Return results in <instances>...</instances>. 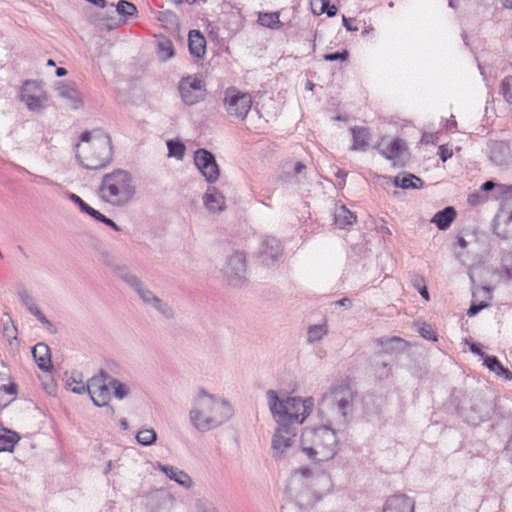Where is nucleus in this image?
<instances>
[{
  "label": "nucleus",
  "mask_w": 512,
  "mask_h": 512,
  "mask_svg": "<svg viewBox=\"0 0 512 512\" xmlns=\"http://www.w3.org/2000/svg\"><path fill=\"white\" fill-rule=\"evenodd\" d=\"M351 132L353 136L352 149L355 151H366L371 141L369 129L365 127H353L351 128Z\"/></svg>",
  "instance_id": "aec40b11"
},
{
  "label": "nucleus",
  "mask_w": 512,
  "mask_h": 512,
  "mask_svg": "<svg viewBox=\"0 0 512 512\" xmlns=\"http://www.w3.org/2000/svg\"><path fill=\"white\" fill-rule=\"evenodd\" d=\"M194 166L208 183H215L220 176V169L214 155L206 149L194 151Z\"/></svg>",
  "instance_id": "9d476101"
},
{
  "label": "nucleus",
  "mask_w": 512,
  "mask_h": 512,
  "mask_svg": "<svg viewBox=\"0 0 512 512\" xmlns=\"http://www.w3.org/2000/svg\"><path fill=\"white\" fill-rule=\"evenodd\" d=\"M109 386L111 389H113L114 396L119 400L124 399L130 393V390L127 385H125L124 383L120 382L115 378H111L110 376Z\"/></svg>",
  "instance_id": "4c0bfd02"
},
{
  "label": "nucleus",
  "mask_w": 512,
  "mask_h": 512,
  "mask_svg": "<svg viewBox=\"0 0 512 512\" xmlns=\"http://www.w3.org/2000/svg\"><path fill=\"white\" fill-rule=\"evenodd\" d=\"M204 205L210 212H220L224 209L225 199L215 187H209L203 197Z\"/></svg>",
  "instance_id": "6ab92c4d"
},
{
  "label": "nucleus",
  "mask_w": 512,
  "mask_h": 512,
  "mask_svg": "<svg viewBox=\"0 0 512 512\" xmlns=\"http://www.w3.org/2000/svg\"><path fill=\"white\" fill-rule=\"evenodd\" d=\"M137 442L142 446H150L157 440V434L154 429H142L136 435Z\"/></svg>",
  "instance_id": "e433bc0d"
},
{
  "label": "nucleus",
  "mask_w": 512,
  "mask_h": 512,
  "mask_svg": "<svg viewBox=\"0 0 512 512\" xmlns=\"http://www.w3.org/2000/svg\"><path fill=\"white\" fill-rule=\"evenodd\" d=\"M489 159L499 167H508L512 163V151L507 142L490 141L488 143Z\"/></svg>",
  "instance_id": "f8f14e48"
},
{
  "label": "nucleus",
  "mask_w": 512,
  "mask_h": 512,
  "mask_svg": "<svg viewBox=\"0 0 512 512\" xmlns=\"http://www.w3.org/2000/svg\"><path fill=\"white\" fill-rule=\"evenodd\" d=\"M4 394H9V395L15 396L17 394L16 385L12 383L10 385H1L0 386V408H5L11 401L8 399H3Z\"/></svg>",
  "instance_id": "49530a36"
},
{
  "label": "nucleus",
  "mask_w": 512,
  "mask_h": 512,
  "mask_svg": "<svg viewBox=\"0 0 512 512\" xmlns=\"http://www.w3.org/2000/svg\"><path fill=\"white\" fill-rule=\"evenodd\" d=\"M283 248L281 242L272 236H266L261 242L260 257L262 262L269 266L276 262L282 255Z\"/></svg>",
  "instance_id": "ddd939ff"
},
{
  "label": "nucleus",
  "mask_w": 512,
  "mask_h": 512,
  "mask_svg": "<svg viewBox=\"0 0 512 512\" xmlns=\"http://www.w3.org/2000/svg\"><path fill=\"white\" fill-rule=\"evenodd\" d=\"M374 366L379 379H385L389 376L391 368L386 361L376 360Z\"/></svg>",
  "instance_id": "de8ad7c7"
},
{
  "label": "nucleus",
  "mask_w": 512,
  "mask_h": 512,
  "mask_svg": "<svg viewBox=\"0 0 512 512\" xmlns=\"http://www.w3.org/2000/svg\"><path fill=\"white\" fill-rule=\"evenodd\" d=\"M301 451L314 462L332 460L338 452V439L335 431L326 425L307 427L300 437Z\"/></svg>",
  "instance_id": "f03ea898"
},
{
  "label": "nucleus",
  "mask_w": 512,
  "mask_h": 512,
  "mask_svg": "<svg viewBox=\"0 0 512 512\" xmlns=\"http://www.w3.org/2000/svg\"><path fill=\"white\" fill-rule=\"evenodd\" d=\"M18 297L21 303L34 315L36 311L40 310L35 299L30 295L27 289L22 288L18 291Z\"/></svg>",
  "instance_id": "c9c22d12"
},
{
  "label": "nucleus",
  "mask_w": 512,
  "mask_h": 512,
  "mask_svg": "<svg viewBox=\"0 0 512 512\" xmlns=\"http://www.w3.org/2000/svg\"><path fill=\"white\" fill-rule=\"evenodd\" d=\"M29 83L26 84V87L21 92V99L26 103L30 110L36 111L39 110L43 106V102L46 100L42 91H36L35 93H31L29 90Z\"/></svg>",
  "instance_id": "5701e85b"
},
{
  "label": "nucleus",
  "mask_w": 512,
  "mask_h": 512,
  "mask_svg": "<svg viewBox=\"0 0 512 512\" xmlns=\"http://www.w3.org/2000/svg\"><path fill=\"white\" fill-rule=\"evenodd\" d=\"M39 322H41L51 332L55 331L53 324L46 318L45 315L39 319Z\"/></svg>",
  "instance_id": "774afa93"
},
{
  "label": "nucleus",
  "mask_w": 512,
  "mask_h": 512,
  "mask_svg": "<svg viewBox=\"0 0 512 512\" xmlns=\"http://www.w3.org/2000/svg\"><path fill=\"white\" fill-rule=\"evenodd\" d=\"M296 433L287 425H279L272 439L274 457H283L295 443Z\"/></svg>",
  "instance_id": "9b49d317"
},
{
  "label": "nucleus",
  "mask_w": 512,
  "mask_h": 512,
  "mask_svg": "<svg viewBox=\"0 0 512 512\" xmlns=\"http://www.w3.org/2000/svg\"><path fill=\"white\" fill-rule=\"evenodd\" d=\"M318 472L319 471L315 472L308 467H300L292 474L291 484L292 485H306L309 487L311 482L314 481V478Z\"/></svg>",
  "instance_id": "a878e982"
},
{
  "label": "nucleus",
  "mask_w": 512,
  "mask_h": 512,
  "mask_svg": "<svg viewBox=\"0 0 512 512\" xmlns=\"http://www.w3.org/2000/svg\"><path fill=\"white\" fill-rule=\"evenodd\" d=\"M356 392L346 383L333 385L318 403L319 412L330 424L344 423L353 412Z\"/></svg>",
  "instance_id": "39448f33"
},
{
  "label": "nucleus",
  "mask_w": 512,
  "mask_h": 512,
  "mask_svg": "<svg viewBox=\"0 0 512 512\" xmlns=\"http://www.w3.org/2000/svg\"><path fill=\"white\" fill-rule=\"evenodd\" d=\"M456 217V210L452 206H448L437 212L431 222L434 223L439 230H446Z\"/></svg>",
  "instance_id": "4be33fe9"
},
{
  "label": "nucleus",
  "mask_w": 512,
  "mask_h": 512,
  "mask_svg": "<svg viewBox=\"0 0 512 512\" xmlns=\"http://www.w3.org/2000/svg\"><path fill=\"white\" fill-rule=\"evenodd\" d=\"M94 218L95 220L101 222L103 219H105V215L100 213L98 210L92 208L91 206H88V209L84 212Z\"/></svg>",
  "instance_id": "bf43d9fd"
},
{
  "label": "nucleus",
  "mask_w": 512,
  "mask_h": 512,
  "mask_svg": "<svg viewBox=\"0 0 512 512\" xmlns=\"http://www.w3.org/2000/svg\"><path fill=\"white\" fill-rule=\"evenodd\" d=\"M330 0H310V5L313 13L321 15L324 13Z\"/></svg>",
  "instance_id": "603ef678"
},
{
  "label": "nucleus",
  "mask_w": 512,
  "mask_h": 512,
  "mask_svg": "<svg viewBox=\"0 0 512 512\" xmlns=\"http://www.w3.org/2000/svg\"><path fill=\"white\" fill-rule=\"evenodd\" d=\"M328 334V325L324 321L320 324L310 325L307 329V342L313 344L321 341Z\"/></svg>",
  "instance_id": "7c9ffc66"
},
{
  "label": "nucleus",
  "mask_w": 512,
  "mask_h": 512,
  "mask_svg": "<svg viewBox=\"0 0 512 512\" xmlns=\"http://www.w3.org/2000/svg\"><path fill=\"white\" fill-rule=\"evenodd\" d=\"M234 409L224 398L202 387L194 392V428L206 432L215 429L232 418Z\"/></svg>",
  "instance_id": "f257e3e1"
},
{
  "label": "nucleus",
  "mask_w": 512,
  "mask_h": 512,
  "mask_svg": "<svg viewBox=\"0 0 512 512\" xmlns=\"http://www.w3.org/2000/svg\"><path fill=\"white\" fill-rule=\"evenodd\" d=\"M152 307L166 319H173L175 317L173 308L167 302L162 301L160 298H158Z\"/></svg>",
  "instance_id": "a18cd8bd"
},
{
  "label": "nucleus",
  "mask_w": 512,
  "mask_h": 512,
  "mask_svg": "<svg viewBox=\"0 0 512 512\" xmlns=\"http://www.w3.org/2000/svg\"><path fill=\"white\" fill-rule=\"evenodd\" d=\"M230 286L242 287L247 283V259L243 252L235 251L227 257L223 268Z\"/></svg>",
  "instance_id": "0eeeda50"
},
{
  "label": "nucleus",
  "mask_w": 512,
  "mask_h": 512,
  "mask_svg": "<svg viewBox=\"0 0 512 512\" xmlns=\"http://www.w3.org/2000/svg\"><path fill=\"white\" fill-rule=\"evenodd\" d=\"M68 197L73 203H75L79 207L81 212L84 213L86 209H88L89 205L86 202H84L78 195L74 193H69Z\"/></svg>",
  "instance_id": "6e6d98bb"
},
{
  "label": "nucleus",
  "mask_w": 512,
  "mask_h": 512,
  "mask_svg": "<svg viewBox=\"0 0 512 512\" xmlns=\"http://www.w3.org/2000/svg\"><path fill=\"white\" fill-rule=\"evenodd\" d=\"M224 104L230 116L244 120L252 107V98L248 93L228 88L225 91Z\"/></svg>",
  "instance_id": "6e6552de"
},
{
  "label": "nucleus",
  "mask_w": 512,
  "mask_h": 512,
  "mask_svg": "<svg viewBox=\"0 0 512 512\" xmlns=\"http://www.w3.org/2000/svg\"><path fill=\"white\" fill-rule=\"evenodd\" d=\"M101 222L104 223L105 225L111 227L115 231H120V227L113 220H111L110 218H107L106 216H105V219H103Z\"/></svg>",
  "instance_id": "69168bd1"
},
{
  "label": "nucleus",
  "mask_w": 512,
  "mask_h": 512,
  "mask_svg": "<svg viewBox=\"0 0 512 512\" xmlns=\"http://www.w3.org/2000/svg\"><path fill=\"white\" fill-rule=\"evenodd\" d=\"M499 274L507 281L512 280V254H507L503 257Z\"/></svg>",
  "instance_id": "c03bdc74"
},
{
  "label": "nucleus",
  "mask_w": 512,
  "mask_h": 512,
  "mask_svg": "<svg viewBox=\"0 0 512 512\" xmlns=\"http://www.w3.org/2000/svg\"><path fill=\"white\" fill-rule=\"evenodd\" d=\"M269 410L279 425L302 424L313 408L312 398L281 397L275 390L266 392Z\"/></svg>",
  "instance_id": "7ed1b4c3"
},
{
  "label": "nucleus",
  "mask_w": 512,
  "mask_h": 512,
  "mask_svg": "<svg viewBox=\"0 0 512 512\" xmlns=\"http://www.w3.org/2000/svg\"><path fill=\"white\" fill-rule=\"evenodd\" d=\"M376 148L388 160L400 159L406 151L405 142L398 138L393 140L382 138Z\"/></svg>",
  "instance_id": "4468645a"
},
{
  "label": "nucleus",
  "mask_w": 512,
  "mask_h": 512,
  "mask_svg": "<svg viewBox=\"0 0 512 512\" xmlns=\"http://www.w3.org/2000/svg\"><path fill=\"white\" fill-rule=\"evenodd\" d=\"M484 365L492 372H495L497 376H502L505 379H512V373L504 368L503 365L495 356L484 355Z\"/></svg>",
  "instance_id": "c756f323"
},
{
  "label": "nucleus",
  "mask_w": 512,
  "mask_h": 512,
  "mask_svg": "<svg viewBox=\"0 0 512 512\" xmlns=\"http://www.w3.org/2000/svg\"><path fill=\"white\" fill-rule=\"evenodd\" d=\"M80 139L86 143L84 157L77 154L79 163L86 169L98 170L105 167L112 160V146L110 137L102 130L85 131Z\"/></svg>",
  "instance_id": "423d86ee"
},
{
  "label": "nucleus",
  "mask_w": 512,
  "mask_h": 512,
  "mask_svg": "<svg viewBox=\"0 0 512 512\" xmlns=\"http://www.w3.org/2000/svg\"><path fill=\"white\" fill-rule=\"evenodd\" d=\"M158 52L160 55V58L164 61L170 59L174 55V49L173 45L170 40L168 39H160L158 41Z\"/></svg>",
  "instance_id": "ea45409f"
},
{
  "label": "nucleus",
  "mask_w": 512,
  "mask_h": 512,
  "mask_svg": "<svg viewBox=\"0 0 512 512\" xmlns=\"http://www.w3.org/2000/svg\"><path fill=\"white\" fill-rule=\"evenodd\" d=\"M439 157L443 162H445L447 159L452 157V150H450L446 146H440L439 147Z\"/></svg>",
  "instance_id": "052dcab7"
},
{
  "label": "nucleus",
  "mask_w": 512,
  "mask_h": 512,
  "mask_svg": "<svg viewBox=\"0 0 512 512\" xmlns=\"http://www.w3.org/2000/svg\"><path fill=\"white\" fill-rule=\"evenodd\" d=\"M421 335L426 338V339H430V340H436V337L434 335L433 332L430 331V328H426V327H423L421 328Z\"/></svg>",
  "instance_id": "0e129e2a"
},
{
  "label": "nucleus",
  "mask_w": 512,
  "mask_h": 512,
  "mask_svg": "<svg viewBox=\"0 0 512 512\" xmlns=\"http://www.w3.org/2000/svg\"><path fill=\"white\" fill-rule=\"evenodd\" d=\"M415 502L405 494L390 496L383 507V512H414Z\"/></svg>",
  "instance_id": "2eb2a0df"
},
{
  "label": "nucleus",
  "mask_w": 512,
  "mask_h": 512,
  "mask_svg": "<svg viewBox=\"0 0 512 512\" xmlns=\"http://www.w3.org/2000/svg\"><path fill=\"white\" fill-rule=\"evenodd\" d=\"M497 190L502 195L512 196V185L497 184Z\"/></svg>",
  "instance_id": "680f3d73"
},
{
  "label": "nucleus",
  "mask_w": 512,
  "mask_h": 512,
  "mask_svg": "<svg viewBox=\"0 0 512 512\" xmlns=\"http://www.w3.org/2000/svg\"><path fill=\"white\" fill-rule=\"evenodd\" d=\"M132 281L131 289H133V291L142 299L145 304L153 306L158 300V297L144 285L141 279L139 281Z\"/></svg>",
  "instance_id": "c85d7f7f"
},
{
  "label": "nucleus",
  "mask_w": 512,
  "mask_h": 512,
  "mask_svg": "<svg viewBox=\"0 0 512 512\" xmlns=\"http://www.w3.org/2000/svg\"><path fill=\"white\" fill-rule=\"evenodd\" d=\"M349 57V52L347 50H343L342 52H335L325 54L323 59L325 61H346Z\"/></svg>",
  "instance_id": "864d4df0"
},
{
  "label": "nucleus",
  "mask_w": 512,
  "mask_h": 512,
  "mask_svg": "<svg viewBox=\"0 0 512 512\" xmlns=\"http://www.w3.org/2000/svg\"><path fill=\"white\" fill-rule=\"evenodd\" d=\"M393 184L402 189H419L422 187L423 181L413 174L403 173L394 178Z\"/></svg>",
  "instance_id": "b1692460"
},
{
  "label": "nucleus",
  "mask_w": 512,
  "mask_h": 512,
  "mask_svg": "<svg viewBox=\"0 0 512 512\" xmlns=\"http://www.w3.org/2000/svg\"><path fill=\"white\" fill-rule=\"evenodd\" d=\"M486 306H487V304L484 302H481L480 304H472L467 311V315L469 317H473V316L477 315Z\"/></svg>",
  "instance_id": "13d9d810"
},
{
  "label": "nucleus",
  "mask_w": 512,
  "mask_h": 512,
  "mask_svg": "<svg viewBox=\"0 0 512 512\" xmlns=\"http://www.w3.org/2000/svg\"><path fill=\"white\" fill-rule=\"evenodd\" d=\"M58 94L67 99L73 109H78L82 106L83 101L81 99L79 91L71 84L60 83L57 87Z\"/></svg>",
  "instance_id": "412c9836"
},
{
  "label": "nucleus",
  "mask_w": 512,
  "mask_h": 512,
  "mask_svg": "<svg viewBox=\"0 0 512 512\" xmlns=\"http://www.w3.org/2000/svg\"><path fill=\"white\" fill-rule=\"evenodd\" d=\"M206 52V39L200 31L194 29V56L202 57Z\"/></svg>",
  "instance_id": "79ce46f5"
},
{
  "label": "nucleus",
  "mask_w": 512,
  "mask_h": 512,
  "mask_svg": "<svg viewBox=\"0 0 512 512\" xmlns=\"http://www.w3.org/2000/svg\"><path fill=\"white\" fill-rule=\"evenodd\" d=\"M501 92L505 100L512 103V76L506 77L501 84Z\"/></svg>",
  "instance_id": "09e8293b"
},
{
  "label": "nucleus",
  "mask_w": 512,
  "mask_h": 512,
  "mask_svg": "<svg viewBox=\"0 0 512 512\" xmlns=\"http://www.w3.org/2000/svg\"><path fill=\"white\" fill-rule=\"evenodd\" d=\"M168 148V157L175 158L176 160H183L185 156L186 147L179 141L170 139L166 142Z\"/></svg>",
  "instance_id": "473e14b6"
},
{
  "label": "nucleus",
  "mask_w": 512,
  "mask_h": 512,
  "mask_svg": "<svg viewBox=\"0 0 512 512\" xmlns=\"http://www.w3.org/2000/svg\"><path fill=\"white\" fill-rule=\"evenodd\" d=\"M485 200L484 196L481 194V191L471 193L468 196V203L472 206H476L481 204Z\"/></svg>",
  "instance_id": "4d7b16f0"
},
{
  "label": "nucleus",
  "mask_w": 512,
  "mask_h": 512,
  "mask_svg": "<svg viewBox=\"0 0 512 512\" xmlns=\"http://www.w3.org/2000/svg\"><path fill=\"white\" fill-rule=\"evenodd\" d=\"M109 374L101 371L99 376L91 378L87 382V392L89 393L93 403L98 407L106 406L110 399Z\"/></svg>",
  "instance_id": "1a4fd4ad"
},
{
  "label": "nucleus",
  "mask_w": 512,
  "mask_h": 512,
  "mask_svg": "<svg viewBox=\"0 0 512 512\" xmlns=\"http://www.w3.org/2000/svg\"><path fill=\"white\" fill-rule=\"evenodd\" d=\"M133 175L124 169H115L102 177L99 197L113 207H125L136 195Z\"/></svg>",
  "instance_id": "20e7f679"
},
{
  "label": "nucleus",
  "mask_w": 512,
  "mask_h": 512,
  "mask_svg": "<svg viewBox=\"0 0 512 512\" xmlns=\"http://www.w3.org/2000/svg\"><path fill=\"white\" fill-rule=\"evenodd\" d=\"M491 407L486 405L484 409H482L477 416H471L468 420L471 424L477 425L478 423L487 420L490 417Z\"/></svg>",
  "instance_id": "8fccbe9b"
},
{
  "label": "nucleus",
  "mask_w": 512,
  "mask_h": 512,
  "mask_svg": "<svg viewBox=\"0 0 512 512\" xmlns=\"http://www.w3.org/2000/svg\"><path fill=\"white\" fill-rule=\"evenodd\" d=\"M197 512H215L211 504L205 499H198L196 502Z\"/></svg>",
  "instance_id": "5fc2aeb1"
},
{
  "label": "nucleus",
  "mask_w": 512,
  "mask_h": 512,
  "mask_svg": "<svg viewBox=\"0 0 512 512\" xmlns=\"http://www.w3.org/2000/svg\"><path fill=\"white\" fill-rule=\"evenodd\" d=\"M494 232L501 238H512V209L503 208L497 214Z\"/></svg>",
  "instance_id": "dca6fc26"
},
{
  "label": "nucleus",
  "mask_w": 512,
  "mask_h": 512,
  "mask_svg": "<svg viewBox=\"0 0 512 512\" xmlns=\"http://www.w3.org/2000/svg\"><path fill=\"white\" fill-rule=\"evenodd\" d=\"M494 188H497V184H495L494 182L492 181H486L484 182L481 187H480V191L481 192H488V191H491L492 189Z\"/></svg>",
  "instance_id": "e2e57ef3"
},
{
  "label": "nucleus",
  "mask_w": 512,
  "mask_h": 512,
  "mask_svg": "<svg viewBox=\"0 0 512 512\" xmlns=\"http://www.w3.org/2000/svg\"><path fill=\"white\" fill-rule=\"evenodd\" d=\"M385 353L400 352L406 348V342L398 337L380 340Z\"/></svg>",
  "instance_id": "72a5a7b5"
},
{
  "label": "nucleus",
  "mask_w": 512,
  "mask_h": 512,
  "mask_svg": "<svg viewBox=\"0 0 512 512\" xmlns=\"http://www.w3.org/2000/svg\"><path fill=\"white\" fill-rule=\"evenodd\" d=\"M32 355L37 363L38 367L42 371H49L51 368V354H50V348L47 344L43 342L37 343L32 348Z\"/></svg>",
  "instance_id": "a211bd4d"
},
{
  "label": "nucleus",
  "mask_w": 512,
  "mask_h": 512,
  "mask_svg": "<svg viewBox=\"0 0 512 512\" xmlns=\"http://www.w3.org/2000/svg\"><path fill=\"white\" fill-rule=\"evenodd\" d=\"M118 277H120L127 285L132 288V280L139 281L140 278L133 274L126 266H116L114 269Z\"/></svg>",
  "instance_id": "37998d69"
},
{
  "label": "nucleus",
  "mask_w": 512,
  "mask_h": 512,
  "mask_svg": "<svg viewBox=\"0 0 512 512\" xmlns=\"http://www.w3.org/2000/svg\"><path fill=\"white\" fill-rule=\"evenodd\" d=\"M334 221L339 228H345L356 221V216L344 205L335 208Z\"/></svg>",
  "instance_id": "cd10ccee"
},
{
  "label": "nucleus",
  "mask_w": 512,
  "mask_h": 512,
  "mask_svg": "<svg viewBox=\"0 0 512 512\" xmlns=\"http://www.w3.org/2000/svg\"><path fill=\"white\" fill-rule=\"evenodd\" d=\"M67 385L70 390L77 394H84L87 391V384L85 385L82 381H77L72 378V381L68 380Z\"/></svg>",
  "instance_id": "3c124183"
},
{
  "label": "nucleus",
  "mask_w": 512,
  "mask_h": 512,
  "mask_svg": "<svg viewBox=\"0 0 512 512\" xmlns=\"http://www.w3.org/2000/svg\"><path fill=\"white\" fill-rule=\"evenodd\" d=\"M205 81L202 75L197 74L194 76V103L202 101L206 96Z\"/></svg>",
  "instance_id": "58836bf2"
},
{
  "label": "nucleus",
  "mask_w": 512,
  "mask_h": 512,
  "mask_svg": "<svg viewBox=\"0 0 512 512\" xmlns=\"http://www.w3.org/2000/svg\"><path fill=\"white\" fill-rule=\"evenodd\" d=\"M258 23L270 29H280L282 26L278 12H260L258 14Z\"/></svg>",
  "instance_id": "2f4dec72"
},
{
  "label": "nucleus",
  "mask_w": 512,
  "mask_h": 512,
  "mask_svg": "<svg viewBox=\"0 0 512 512\" xmlns=\"http://www.w3.org/2000/svg\"><path fill=\"white\" fill-rule=\"evenodd\" d=\"M20 440L19 435L11 430L0 427V452H11Z\"/></svg>",
  "instance_id": "393cba45"
},
{
  "label": "nucleus",
  "mask_w": 512,
  "mask_h": 512,
  "mask_svg": "<svg viewBox=\"0 0 512 512\" xmlns=\"http://www.w3.org/2000/svg\"><path fill=\"white\" fill-rule=\"evenodd\" d=\"M116 11L121 16L132 17L137 13V8L129 1L120 0L116 5Z\"/></svg>",
  "instance_id": "a19ab883"
},
{
  "label": "nucleus",
  "mask_w": 512,
  "mask_h": 512,
  "mask_svg": "<svg viewBox=\"0 0 512 512\" xmlns=\"http://www.w3.org/2000/svg\"><path fill=\"white\" fill-rule=\"evenodd\" d=\"M159 468L167 477L176 481L178 484L182 486H189L191 479L185 472L169 465L159 464Z\"/></svg>",
  "instance_id": "bb28decb"
},
{
  "label": "nucleus",
  "mask_w": 512,
  "mask_h": 512,
  "mask_svg": "<svg viewBox=\"0 0 512 512\" xmlns=\"http://www.w3.org/2000/svg\"><path fill=\"white\" fill-rule=\"evenodd\" d=\"M182 101L186 105H192V80L190 76L184 77L178 87Z\"/></svg>",
  "instance_id": "f704fd0d"
},
{
  "label": "nucleus",
  "mask_w": 512,
  "mask_h": 512,
  "mask_svg": "<svg viewBox=\"0 0 512 512\" xmlns=\"http://www.w3.org/2000/svg\"><path fill=\"white\" fill-rule=\"evenodd\" d=\"M324 13H326L328 17H334L337 14V7L334 5H330L329 3Z\"/></svg>",
  "instance_id": "338daca9"
},
{
  "label": "nucleus",
  "mask_w": 512,
  "mask_h": 512,
  "mask_svg": "<svg viewBox=\"0 0 512 512\" xmlns=\"http://www.w3.org/2000/svg\"><path fill=\"white\" fill-rule=\"evenodd\" d=\"M333 487L331 476L324 471H319L314 481L311 482L309 488L312 490L314 497L319 500L325 494L329 493Z\"/></svg>",
  "instance_id": "f3484780"
}]
</instances>
